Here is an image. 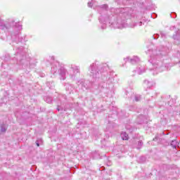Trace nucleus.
<instances>
[{"mask_svg": "<svg viewBox=\"0 0 180 180\" xmlns=\"http://www.w3.org/2000/svg\"><path fill=\"white\" fill-rule=\"evenodd\" d=\"M11 27H15V31L11 32V46H13V50H15L16 53L15 56L13 58V61L19 65L20 68H26L29 65V60L26 59L25 56V49L23 46L18 48L16 44L22 43L23 41V37L20 36V30H22V25L19 22H15L14 20H8L7 21H4V20L0 18V29L1 30H8Z\"/></svg>", "mask_w": 180, "mask_h": 180, "instance_id": "1", "label": "nucleus"}, {"mask_svg": "<svg viewBox=\"0 0 180 180\" xmlns=\"http://www.w3.org/2000/svg\"><path fill=\"white\" fill-rule=\"evenodd\" d=\"M108 8V4H103L97 7V11L101 15L98 20L102 25L101 29L104 30L106 28V23H108L109 26L114 27V29H123V27H126L127 24H126L124 19H127L133 13L131 8H117L115 15H112L110 11H107Z\"/></svg>", "mask_w": 180, "mask_h": 180, "instance_id": "2", "label": "nucleus"}, {"mask_svg": "<svg viewBox=\"0 0 180 180\" xmlns=\"http://www.w3.org/2000/svg\"><path fill=\"white\" fill-rule=\"evenodd\" d=\"M146 53L150 55V58L148 60L149 63L152 64L150 70L152 71L153 75H157L158 72H162L165 70H168V63H164V57L167 56V52L165 51V48L164 46H158L156 49H149Z\"/></svg>", "mask_w": 180, "mask_h": 180, "instance_id": "3", "label": "nucleus"}, {"mask_svg": "<svg viewBox=\"0 0 180 180\" xmlns=\"http://www.w3.org/2000/svg\"><path fill=\"white\" fill-rule=\"evenodd\" d=\"M51 72L53 75L58 74L60 79L63 81L67 78V75H69L71 79H75L77 75L79 74V66L70 65L67 70L64 67L60 65V63L56 62L52 65Z\"/></svg>", "mask_w": 180, "mask_h": 180, "instance_id": "4", "label": "nucleus"}, {"mask_svg": "<svg viewBox=\"0 0 180 180\" xmlns=\"http://www.w3.org/2000/svg\"><path fill=\"white\" fill-rule=\"evenodd\" d=\"M108 70H109V66L106 63L101 65L97 63L91 64L90 65V77L93 78V82L99 81L101 74L105 71H108Z\"/></svg>", "mask_w": 180, "mask_h": 180, "instance_id": "5", "label": "nucleus"}, {"mask_svg": "<svg viewBox=\"0 0 180 180\" xmlns=\"http://www.w3.org/2000/svg\"><path fill=\"white\" fill-rule=\"evenodd\" d=\"M125 61H128V63H131V64H136V63H139L140 59L137 56H134V58H130L129 57H127L124 59Z\"/></svg>", "mask_w": 180, "mask_h": 180, "instance_id": "6", "label": "nucleus"}, {"mask_svg": "<svg viewBox=\"0 0 180 180\" xmlns=\"http://www.w3.org/2000/svg\"><path fill=\"white\" fill-rule=\"evenodd\" d=\"M173 39L176 43V44H180V31L178 30L176 32V34L173 36Z\"/></svg>", "mask_w": 180, "mask_h": 180, "instance_id": "7", "label": "nucleus"}, {"mask_svg": "<svg viewBox=\"0 0 180 180\" xmlns=\"http://www.w3.org/2000/svg\"><path fill=\"white\" fill-rule=\"evenodd\" d=\"M77 85L79 86H81L82 89H83V91H85L86 89H89V86L85 85V83L84 82L83 80H79V82H77Z\"/></svg>", "mask_w": 180, "mask_h": 180, "instance_id": "8", "label": "nucleus"}, {"mask_svg": "<svg viewBox=\"0 0 180 180\" xmlns=\"http://www.w3.org/2000/svg\"><path fill=\"white\" fill-rule=\"evenodd\" d=\"M144 86H147V88H151V86H154L155 85V83L153 81H148V80H145L144 82Z\"/></svg>", "mask_w": 180, "mask_h": 180, "instance_id": "9", "label": "nucleus"}, {"mask_svg": "<svg viewBox=\"0 0 180 180\" xmlns=\"http://www.w3.org/2000/svg\"><path fill=\"white\" fill-rule=\"evenodd\" d=\"M134 71L136 72H137V74L141 75V74H143V72H146V69L144 68V67L141 66L136 70H134Z\"/></svg>", "mask_w": 180, "mask_h": 180, "instance_id": "10", "label": "nucleus"}, {"mask_svg": "<svg viewBox=\"0 0 180 180\" xmlns=\"http://www.w3.org/2000/svg\"><path fill=\"white\" fill-rule=\"evenodd\" d=\"M143 25H144V23H143V22L141 21L138 22H133L130 25V27H136V26H143Z\"/></svg>", "mask_w": 180, "mask_h": 180, "instance_id": "11", "label": "nucleus"}, {"mask_svg": "<svg viewBox=\"0 0 180 180\" xmlns=\"http://www.w3.org/2000/svg\"><path fill=\"white\" fill-rule=\"evenodd\" d=\"M121 138L122 139V140H129V134H127L124 131H122L121 133Z\"/></svg>", "mask_w": 180, "mask_h": 180, "instance_id": "12", "label": "nucleus"}, {"mask_svg": "<svg viewBox=\"0 0 180 180\" xmlns=\"http://www.w3.org/2000/svg\"><path fill=\"white\" fill-rule=\"evenodd\" d=\"M66 91H69L70 94H71V91H72V85L70 84H66L65 85Z\"/></svg>", "mask_w": 180, "mask_h": 180, "instance_id": "13", "label": "nucleus"}, {"mask_svg": "<svg viewBox=\"0 0 180 180\" xmlns=\"http://www.w3.org/2000/svg\"><path fill=\"white\" fill-rule=\"evenodd\" d=\"M178 141H176V140H173L172 141L170 146L173 148H176V146H178Z\"/></svg>", "mask_w": 180, "mask_h": 180, "instance_id": "14", "label": "nucleus"}, {"mask_svg": "<svg viewBox=\"0 0 180 180\" xmlns=\"http://www.w3.org/2000/svg\"><path fill=\"white\" fill-rule=\"evenodd\" d=\"M44 101L46 103H51V102H53V98L51 97L46 96L44 98Z\"/></svg>", "mask_w": 180, "mask_h": 180, "instance_id": "15", "label": "nucleus"}, {"mask_svg": "<svg viewBox=\"0 0 180 180\" xmlns=\"http://www.w3.org/2000/svg\"><path fill=\"white\" fill-rule=\"evenodd\" d=\"M89 8H95V1L91 0V1L88 3Z\"/></svg>", "mask_w": 180, "mask_h": 180, "instance_id": "16", "label": "nucleus"}, {"mask_svg": "<svg viewBox=\"0 0 180 180\" xmlns=\"http://www.w3.org/2000/svg\"><path fill=\"white\" fill-rule=\"evenodd\" d=\"M1 131L2 133H5V131H6V124H1Z\"/></svg>", "mask_w": 180, "mask_h": 180, "instance_id": "17", "label": "nucleus"}, {"mask_svg": "<svg viewBox=\"0 0 180 180\" xmlns=\"http://www.w3.org/2000/svg\"><path fill=\"white\" fill-rule=\"evenodd\" d=\"M135 101H136V102H139V101H141V96L136 95L135 96Z\"/></svg>", "mask_w": 180, "mask_h": 180, "instance_id": "18", "label": "nucleus"}, {"mask_svg": "<svg viewBox=\"0 0 180 180\" xmlns=\"http://www.w3.org/2000/svg\"><path fill=\"white\" fill-rule=\"evenodd\" d=\"M105 88V83L98 84V89H103Z\"/></svg>", "mask_w": 180, "mask_h": 180, "instance_id": "19", "label": "nucleus"}, {"mask_svg": "<svg viewBox=\"0 0 180 180\" xmlns=\"http://www.w3.org/2000/svg\"><path fill=\"white\" fill-rule=\"evenodd\" d=\"M174 105V99H171L169 102H168V105L169 106H172Z\"/></svg>", "mask_w": 180, "mask_h": 180, "instance_id": "20", "label": "nucleus"}, {"mask_svg": "<svg viewBox=\"0 0 180 180\" xmlns=\"http://www.w3.org/2000/svg\"><path fill=\"white\" fill-rule=\"evenodd\" d=\"M160 37V35L156 34H154L153 36V38L154 39V40H157V39H158Z\"/></svg>", "mask_w": 180, "mask_h": 180, "instance_id": "21", "label": "nucleus"}, {"mask_svg": "<svg viewBox=\"0 0 180 180\" xmlns=\"http://www.w3.org/2000/svg\"><path fill=\"white\" fill-rule=\"evenodd\" d=\"M138 146H143V141H140L138 142Z\"/></svg>", "mask_w": 180, "mask_h": 180, "instance_id": "22", "label": "nucleus"}, {"mask_svg": "<svg viewBox=\"0 0 180 180\" xmlns=\"http://www.w3.org/2000/svg\"><path fill=\"white\" fill-rule=\"evenodd\" d=\"M36 145L37 146V147H40V143H39V141H36Z\"/></svg>", "mask_w": 180, "mask_h": 180, "instance_id": "23", "label": "nucleus"}, {"mask_svg": "<svg viewBox=\"0 0 180 180\" xmlns=\"http://www.w3.org/2000/svg\"><path fill=\"white\" fill-rule=\"evenodd\" d=\"M176 27L175 26H172L170 27V30H175Z\"/></svg>", "mask_w": 180, "mask_h": 180, "instance_id": "24", "label": "nucleus"}, {"mask_svg": "<svg viewBox=\"0 0 180 180\" xmlns=\"http://www.w3.org/2000/svg\"><path fill=\"white\" fill-rule=\"evenodd\" d=\"M172 15H174V16H175V15H176V13H172L170 15L171 18H175V17L172 16Z\"/></svg>", "mask_w": 180, "mask_h": 180, "instance_id": "25", "label": "nucleus"}, {"mask_svg": "<svg viewBox=\"0 0 180 180\" xmlns=\"http://www.w3.org/2000/svg\"><path fill=\"white\" fill-rule=\"evenodd\" d=\"M177 57L180 58V52L179 51H178V53H177Z\"/></svg>", "mask_w": 180, "mask_h": 180, "instance_id": "26", "label": "nucleus"}, {"mask_svg": "<svg viewBox=\"0 0 180 180\" xmlns=\"http://www.w3.org/2000/svg\"><path fill=\"white\" fill-rule=\"evenodd\" d=\"M60 107H58V108H57V110H58V112H60Z\"/></svg>", "mask_w": 180, "mask_h": 180, "instance_id": "27", "label": "nucleus"}, {"mask_svg": "<svg viewBox=\"0 0 180 180\" xmlns=\"http://www.w3.org/2000/svg\"><path fill=\"white\" fill-rule=\"evenodd\" d=\"M161 36H162V37H164V36H165V34H161Z\"/></svg>", "mask_w": 180, "mask_h": 180, "instance_id": "28", "label": "nucleus"}, {"mask_svg": "<svg viewBox=\"0 0 180 180\" xmlns=\"http://www.w3.org/2000/svg\"><path fill=\"white\" fill-rule=\"evenodd\" d=\"M112 12H115V9H112Z\"/></svg>", "mask_w": 180, "mask_h": 180, "instance_id": "29", "label": "nucleus"}]
</instances>
